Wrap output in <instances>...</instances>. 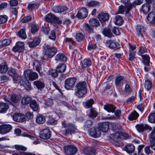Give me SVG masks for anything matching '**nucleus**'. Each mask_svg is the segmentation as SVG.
<instances>
[{
    "instance_id": "1",
    "label": "nucleus",
    "mask_w": 155,
    "mask_h": 155,
    "mask_svg": "<svg viewBox=\"0 0 155 155\" xmlns=\"http://www.w3.org/2000/svg\"><path fill=\"white\" fill-rule=\"evenodd\" d=\"M75 94L80 97H84L87 92L86 83L85 81L78 83L76 86Z\"/></svg>"
},
{
    "instance_id": "2",
    "label": "nucleus",
    "mask_w": 155,
    "mask_h": 155,
    "mask_svg": "<svg viewBox=\"0 0 155 155\" xmlns=\"http://www.w3.org/2000/svg\"><path fill=\"white\" fill-rule=\"evenodd\" d=\"M62 126L65 128V130L63 134L65 136H67L69 134H74L77 131V127L75 124L73 123L67 124L65 121L61 122Z\"/></svg>"
},
{
    "instance_id": "3",
    "label": "nucleus",
    "mask_w": 155,
    "mask_h": 155,
    "mask_svg": "<svg viewBox=\"0 0 155 155\" xmlns=\"http://www.w3.org/2000/svg\"><path fill=\"white\" fill-rule=\"evenodd\" d=\"M45 55L47 58L53 57L57 52V48L54 47H50L48 45H45L44 47Z\"/></svg>"
},
{
    "instance_id": "4",
    "label": "nucleus",
    "mask_w": 155,
    "mask_h": 155,
    "mask_svg": "<svg viewBox=\"0 0 155 155\" xmlns=\"http://www.w3.org/2000/svg\"><path fill=\"white\" fill-rule=\"evenodd\" d=\"M45 20L49 23H57L58 24H61L62 21L61 20H59V18L55 16L54 15L49 13L47 14L45 17Z\"/></svg>"
},
{
    "instance_id": "5",
    "label": "nucleus",
    "mask_w": 155,
    "mask_h": 155,
    "mask_svg": "<svg viewBox=\"0 0 155 155\" xmlns=\"http://www.w3.org/2000/svg\"><path fill=\"white\" fill-rule=\"evenodd\" d=\"M64 150L67 155H74L76 154L78 150L76 147L71 145L66 146L64 147Z\"/></svg>"
},
{
    "instance_id": "6",
    "label": "nucleus",
    "mask_w": 155,
    "mask_h": 155,
    "mask_svg": "<svg viewBox=\"0 0 155 155\" xmlns=\"http://www.w3.org/2000/svg\"><path fill=\"white\" fill-rule=\"evenodd\" d=\"M77 79L75 78H68L65 80L64 87L67 90H71L74 87Z\"/></svg>"
},
{
    "instance_id": "7",
    "label": "nucleus",
    "mask_w": 155,
    "mask_h": 155,
    "mask_svg": "<svg viewBox=\"0 0 155 155\" xmlns=\"http://www.w3.org/2000/svg\"><path fill=\"white\" fill-rule=\"evenodd\" d=\"M51 135V132L48 127L42 129L40 132L39 137L43 139H48L50 138Z\"/></svg>"
},
{
    "instance_id": "8",
    "label": "nucleus",
    "mask_w": 155,
    "mask_h": 155,
    "mask_svg": "<svg viewBox=\"0 0 155 155\" xmlns=\"http://www.w3.org/2000/svg\"><path fill=\"white\" fill-rule=\"evenodd\" d=\"M24 74L25 77H28L30 81H34L38 78V74L35 72H32L30 70H27L25 71Z\"/></svg>"
},
{
    "instance_id": "9",
    "label": "nucleus",
    "mask_w": 155,
    "mask_h": 155,
    "mask_svg": "<svg viewBox=\"0 0 155 155\" xmlns=\"http://www.w3.org/2000/svg\"><path fill=\"white\" fill-rule=\"evenodd\" d=\"M25 116L20 113H15L13 116V120L16 121L21 122L25 120Z\"/></svg>"
},
{
    "instance_id": "10",
    "label": "nucleus",
    "mask_w": 155,
    "mask_h": 155,
    "mask_svg": "<svg viewBox=\"0 0 155 155\" xmlns=\"http://www.w3.org/2000/svg\"><path fill=\"white\" fill-rule=\"evenodd\" d=\"M111 128L114 133L111 134V136L115 138V134H116V133H119L122 131V127L119 124H113L111 125Z\"/></svg>"
},
{
    "instance_id": "11",
    "label": "nucleus",
    "mask_w": 155,
    "mask_h": 155,
    "mask_svg": "<svg viewBox=\"0 0 155 155\" xmlns=\"http://www.w3.org/2000/svg\"><path fill=\"white\" fill-rule=\"evenodd\" d=\"M11 125L9 124H3L0 126V133L5 134L9 132L12 129Z\"/></svg>"
},
{
    "instance_id": "12",
    "label": "nucleus",
    "mask_w": 155,
    "mask_h": 155,
    "mask_svg": "<svg viewBox=\"0 0 155 155\" xmlns=\"http://www.w3.org/2000/svg\"><path fill=\"white\" fill-rule=\"evenodd\" d=\"M87 9L85 8H83L79 10L76 16L78 18L84 19L87 17Z\"/></svg>"
},
{
    "instance_id": "13",
    "label": "nucleus",
    "mask_w": 155,
    "mask_h": 155,
    "mask_svg": "<svg viewBox=\"0 0 155 155\" xmlns=\"http://www.w3.org/2000/svg\"><path fill=\"white\" fill-rule=\"evenodd\" d=\"M106 45L111 49H118L119 48V44L117 42L112 40L107 41L106 42Z\"/></svg>"
},
{
    "instance_id": "14",
    "label": "nucleus",
    "mask_w": 155,
    "mask_h": 155,
    "mask_svg": "<svg viewBox=\"0 0 155 155\" xmlns=\"http://www.w3.org/2000/svg\"><path fill=\"white\" fill-rule=\"evenodd\" d=\"M24 47V43L23 42L18 41L16 43V45L12 48L13 51L16 52H21L23 51Z\"/></svg>"
},
{
    "instance_id": "15",
    "label": "nucleus",
    "mask_w": 155,
    "mask_h": 155,
    "mask_svg": "<svg viewBox=\"0 0 155 155\" xmlns=\"http://www.w3.org/2000/svg\"><path fill=\"white\" fill-rule=\"evenodd\" d=\"M98 128L103 132H107L109 129L108 123L107 122L99 123L98 124Z\"/></svg>"
},
{
    "instance_id": "16",
    "label": "nucleus",
    "mask_w": 155,
    "mask_h": 155,
    "mask_svg": "<svg viewBox=\"0 0 155 155\" xmlns=\"http://www.w3.org/2000/svg\"><path fill=\"white\" fill-rule=\"evenodd\" d=\"M20 83L21 86H23L27 90H29L31 89V85L30 83L28 80L25 81L23 79L20 78Z\"/></svg>"
},
{
    "instance_id": "17",
    "label": "nucleus",
    "mask_w": 155,
    "mask_h": 155,
    "mask_svg": "<svg viewBox=\"0 0 155 155\" xmlns=\"http://www.w3.org/2000/svg\"><path fill=\"white\" fill-rule=\"evenodd\" d=\"M136 127L138 132H142L144 130L149 129L150 127L147 124H137L136 126Z\"/></svg>"
},
{
    "instance_id": "18",
    "label": "nucleus",
    "mask_w": 155,
    "mask_h": 155,
    "mask_svg": "<svg viewBox=\"0 0 155 155\" xmlns=\"http://www.w3.org/2000/svg\"><path fill=\"white\" fill-rule=\"evenodd\" d=\"M115 135V138L127 139L130 138V136L128 134L121 131H120L119 133H116Z\"/></svg>"
},
{
    "instance_id": "19",
    "label": "nucleus",
    "mask_w": 155,
    "mask_h": 155,
    "mask_svg": "<svg viewBox=\"0 0 155 155\" xmlns=\"http://www.w3.org/2000/svg\"><path fill=\"white\" fill-rule=\"evenodd\" d=\"M104 109L108 112L114 113L116 109V107L112 104H107L104 106Z\"/></svg>"
},
{
    "instance_id": "20",
    "label": "nucleus",
    "mask_w": 155,
    "mask_h": 155,
    "mask_svg": "<svg viewBox=\"0 0 155 155\" xmlns=\"http://www.w3.org/2000/svg\"><path fill=\"white\" fill-rule=\"evenodd\" d=\"M121 2L125 5L127 10L126 11V14H128L129 12L132 9L131 3L130 0H121Z\"/></svg>"
},
{
    "instance_id": "21",
    "label": "nucleus",
    "mask_w": 155,
    "mask_h": 155,
    "mask_svg": "<svg viewBox=\"0 0 155 155\" xmlns=\"http://www.w3.org/2000/svg\"><path fill=\"white\" fill-rule=\"evenodd\" d=\"M98 18L101 22H103L107 20L109 18V16L107 13L101 12L98 15Z\"/></svg>"
},
{
    "instance_id": "22",
    "label": "nucleus",
    "mask_w": 155,
    "mask_h": 155,
    "mask_svg": "<svg viewBox=\"0 0 155 155\" xmlns=\"http://www.w3.org/2000/svg\"><path fill=\"white\" fill-rule=\"evenodd\" d=\"M147 19L150 23L153 24L155 26V14L153 12H152L148 14Z\"/></svg>"
},
{
    "instance_id": "23",
    "label": "nucleus",
    "mask_w": 155,
    "mask_h": 155,
    "mask_svg": "<svg viewBox=\"0 0 155 155\" xmlns=\"http://www.w3.org/2000/svg\"><path fill=\"white\" fill-rule=\"evenodd\" d=\"M124 150L129 154H131L135 150V147L133 144H129L125 147Z\"/></svg>"
},
{
    "instance_id": "24",
    "label": "nucleus",
    "mask_w": 155,
    "mask_h": 155,
    "mask_svg": "<svg viewBox=\"0 0 155 155\" xmlns=\"http://www.w3.org/2000/svg\"><path fill=\"white\" fill-rule=\"evenodd\" d=\"M90 134L92 137L94 138L98 137L101 135L100 131L94 128L91 129Z\"/></svg>"
},
{
    "instance_id": "25",
    "label": "nucleus",
    "mask_w": 155,
    "mask_h": 155,
    "mask_svg": "<svg viewBox=\"0 0 155 155\" xmlns=\"http://www.w3.org/2000/svg\"><path fill=\"white\" fill-rule=\"evenodd\" d=\"M55 60L57 62L66 61L67 60V58L63 54L59 53L55 56Z\"/></svg>"
},
{
    "instance_id": "26",
    "label": "nucleus",
    "mask_w": 155,
    "mask_h": 155,
    "mask_svg": "<svg viewBox=\"0 0 155 155\" xmlns=\"http://www.w3.org/2000/svg\"><path fill=\"white\" fill-rule=\"evenodd\" d=\"M67 9L66 7L62 6H57L54 7L53 11L55 13H60L62 12Z\"/></svg>"
},
{
    "instance_id": "27",
    "label": "nucleus",
    "mask_w": 155,
    "mask_h": 155,
    "mask_svg": "<svg viewBox=\"0 0 155 155\" xmlns=\"http://www.w3.org/2000/svg\"><path fill=\"white\" fill-rule=\"evenodd\" d=\"M124 79V78L123 76H119L116 77L115 81V84L116 86L117 87H120Z\"/></svg>"
},
{
    "instance_id": "28",
    "label": "nucleus",
    "mask_w": 155,
    "mask_h": 155,
    "mask_svg": "<svg viewBox=\"0 0 155 155\" xmlns=\"http://www.w3.org/2000/svg\"><path fill=\"white\" fill-rule=\"evenodd\" d=\"M40 40L39 38H35L33 41L28 43L29 46L30 48L36 47L40 44Z\"/></svg>"
},
{
    "instance_id": "29",
    "label": "nucleus",
    "mask_w": 155,
    "mask_h": 155,
    "mask_svg": "<svg viewBox=\"0 0 155 155\" xmlns=\"http://www.w3.org/2000/svg\"><path fill=\"white\" fill-rule=\"evenodd\" d=\"M29 105L30 107L32 109L33 111H36L37 110L39 105L37 103L35 100H33L31 101Z\"/></svg>"
},
{
    "instance_id": "30",
    "label": "nucleus",
    "mask_w": 155,
    "mask_h": 155,
    "mask_svg": "<svg viewBox=\"0 0 155 155\" xmlns=\"http://www.w3.org/2000/svg\"><path fill=\"white\" fill-rule=\"evenodd\" d=\"M47 116L48 119L47 121L48 124L54 125L57 124V120H54L52 117V115H50V114H48Z\"/></svg>"
},
{
    "instance_id": "31",
    "label": "nucleus",
    "mask_w": 155,
    "mask_h": 155,
    "mask_svg": "<svg viewBox=\"0 0 155 155\" xmlns=\"http://www.w3.org/2000/svg\"><path fill=\"white\" fill-rule=\"evenodd\" d=\"M143 59V62L145 66H148L149 65L150 62V57L148 55H141Z\"/></svg>"
},
{
    "instance_id": "32",
    "label": "nucleus",
    "mask_w": 155,
    "mask_h": 155,
    "mask_svg": "<svg viewBox=\"0 0 155 155\" xmlns=\"http://www.w3.org/2000/svg\"><path fill=\"white\" fill-rule=\"evenodd\" d=\"M8 105L6 103H0V113H4L8 108Z\"/></svg>"
},
{
    "instance_id": "33",
    "label": "nucleus",
    "mask_w": 155,
    "mask_h": 155,
    "mask_svg": "<svg viewBox=\"0 0 155 155\" xmlns=\"http://www.w3.org/2000/svg\"><path fill=\"white\" fill-rule=\"evenodd\" d=\"M142 11L144 14L147 13L150 10V5L148 3H145L142 6Z\"/></svg>"
},
{
    "instance_id": "34",
    "label": "nucleus",
    "mask_w": 155,
    "mask_h": 155,
    "mask_svg": "<svg viewBox=\"0 0 155 155\" xmlns=\"http://www.w3.org/2000/svg\"><path fill=\"white\" fill-rule=\"evenodd\" d=\"M33 84L38 89H41L45 87V84L44 83L39 80L34 81Z\"/></svg>"
},
{
    "instance_id": "35",
    "label": "nucleus",
    "mask_w": 155,
    "mask_h": 155,
    "mask_svg": "<svg viewBox=\"0 0 155 155\" xmlns=\"http://www.w3.org/2000/svg\"><path fill=\"white\" fill-rule=\"evenodd\" d=\"M84 30L89 33H91L94 31V27L89 25L88 24L85 23L84 25Z\"/></svg>"
},
{
    "instance_id": "36",
    "label": "nucleus",
    "mask_w": 155,
    "mask_h": 155,
    "mask_svg": "<svg viewBox=\"0 0 155 155\" xmlns=\"http://www.w3.org/2000/svg\"><path fill=\"white\" fill-rule=\"evenodd\" d=\"M66 65L64 63L59 64L57 67L56 69L59 73H63L64 72L66 69Z\"/></svg>"
},
{
    "instance_id": "37",
    "label": "nucleus",
    "mask_w": 155,
    "mask_h": 155,
    "mask_svg": "<svg viewBox=\"0 0 155 155\" xmlns=\"http://www.w3.org/2000/svg\"><path fill=\"white\" fill-rule=\"evenodd\" d=\"M102 32L105 36L109 38H111L113 36L110 29L108 28H104Z\"/></svg>"
},
{
    "instance_id": "38",
    "label": "nucleus",
    "mask_w": 155,
    "mask_h": 155,
    "mask_svg": "<svg viewBox=\"0 0 155 155\" xmlns=\"http://www.w3.org/2000/svg\"><path fill=\"white\" fill-rule=\"evenodd\" d=\"M139 115V114L135 111H134L128 116V119L130 120L137 119Z\"/></svg>"
},
{
    "instance_id": "39",
    "label": "nucleus",
    "mask_w": 155,
    "mask_h": 155,
    "mask_svg": "<svg viewBox=\"0 0 155 155\" xmlns=\"http://www.w3.org/2000/svg\"><path fill=\"white\" fill-rule=\"evenodd\" d=\"M31 98L28 96H25L23 97L21 101V103L23 105H27L31 101Z\"/></svg>"
},
{
    "instance_id": "40",
    "label": "nucleus",
    "mask_w": 155,
    "mask_h": 155,
    "mask_svg": "<svg viewBox=\"0 0 155 155\" xmlns=\"http://www.w3.org/2000/svg\"><path fill=\"white\" fill-rule=\"evenodd\" d=\"M91 64V61L88 59H84L82 62L81 67L83 70L84 68L89 66Z\"/></svg>"
},
{
    "instance_id": "41",
    "label": "nucleus",
    "mask_w": 155,
    "mask_h": 155,
    "mask_svg": "<svg viewBox=\"0 0 155 155\" xmlns=\"http://www.w3.org/2000/svg\"><path fill=\"white\" fill-rule=\"evenodd\" d=\"M11 43V40L9 39H5L0 41V48L6 46Z\"/></svg>"
},
{
    "instance_id": "42",
    "label": "nucleus",
    "mask_w": 155,
    "mask_h": 155,
    "mask_svg": "<svg viewBox=\"0 0 155 155\" xmlns=\"http://www.w3.org/2000/svg\"><path fill=\"white\" fill-rule=\"evenodd\" d=\"M98 113L94 108H91L90 110V111L88 114V116L92 118L96 117Z\"/></svg>"
},
{
    "instance_id": "43",
    "label": "nucleus",
    "mask_w": 155,
    "mask_h": 155,
    "mask_svg": "<svg viewBox=\"0 0 155 155\" xmlns=\"http://www.w3.org/2000/svg\"><path fill=\"white\" fill-rule=\"evenodd\" d=\"M20 99V97L18 95L15 94H12L10 97V100L12 102L16 103L18 102Z\"/></svg>"
},
{
    "instance_id": "44",
    "label": "nucleus",
    "mask_w": 155,
    "mask_h": 155,
    "mask_svg": "<svg viewBox=\"0 0 155 155\" xmlns=\"http://www.w3.org/2000/svg\"><path fill=\"white\" fill-rule=\"evenodd\" d=\"M89 22L91 25L93 27H97L99 25V21L97 19L93 18L89 21Z\"/></svg>"
},
{
    "instance_id": "45",
    "label": "nucleus",
    "mask_w": 155,
    "mask_h": 155,
    "mask_svg": "<svg viewBox=\"0 0 155 155\" xmlns=\"http://www.w3.org/2000/svg\"><path fill=\"white\" fill-rule=\"evenodd\" d=\"M36 121L39 124H43L45 122V117L43 115H39L37 117Z\"/></svg>"
},
{
    "instance_id": "46",
    "label": "nucleus",
    "mask_w": 155,
    "mask_h": 155,
    "mask_svg": "<svg viewBox=\"0 0 155 155\" xmlns=\"http://www.w3.org/2000/svg\"><path fill=\"white\" fill-rule=\"evenodd\" d=\"M31 31L32 34H34L37 32L39 29V27L36 24H32L31 25Z\"/></svg>"
},
{
    "instance_id": "47",
    "label": "nucleus",
    "mask_w": 155,
    "mask_h": 155,
    "mask_svg": "<svg viewBox=\"0 0 155 155\" xmlns=\"http://www.w3.org/2000/svg\"><path fill=\"white\" fill-rule=\"evenodd\" d=\"M58 72L57 69L51 70L48 71V74L54 78H56L58 76Z\"/></svg>"
},
{
    "instance_id": "48",
    "label": "nucleus",
    "mask_w": 155,
    "mask_h": 155,
    "mask_svg": "<svg viewBox=\"0 0 155 155\" xmlns=\"http://www.w3.org/2000/svg\"><path fill=\"white\" fill-rule=\"evenodd\" d=\"M123 19L121 16L117 15L116 16L115 23L116 24L121 25L123 24Z\"/></svg>"
},
{
    "instance_id": "49",
    "label": "nucleus",
    "mask_w": 155,
    "mask_h": 155,
    "mask_svg": "<svg viewBox=\"0 0 155 155\" xmlns=\"http://www.w3.org/2000/svg\"><path fill=\"white\" fill-rule=\"evenodd\" d=\"M87 5L89 7H97L100 5V3L95 1H91L87 3Z\"/></svg>"
},
{
    "instance_id": "50",
    "label": "nucleus",
    "mask_w": 155,
    "mask_h": 155,
    "mask_svg": "<svg viewBox=\"0 0 155 155\" xmlns=\"http://www.w3.org/2000/svg\"><path fill=\"white\" fill-rule=\"evenodd\" d=\"M18 35L22 39H25L26 37V35L25 29H21L18 32Z\"/></svg>"
},
{
    "instance_id": "51",
    "label": "nucleus",
    "mask_w": 155,
    "mask_h": 155,
    "mask_svg": "<svg viewBox=\"0 0 155 155\" xmlns=\"http://www.w3.org/2000/svg\"><path fill=\"white\" fill-rule=\"evenodd\" d=\"M33 65L35 66L36 70L38 72H39L41 69V64L39 63L37 60H35L34 61Z\"/></svg>"
},
{
    "instance_id": "52",
    "label": "nucleus",
    "mask_w": 155,
    "mask_h": 155,
    "mask_svg": "<svg viewBox=\"0 0 155 155\" xmlns=\"http://www.w3.org/2000/svg\"><path fill=\"white\" fill-rule=\"evenodd\" d=\"M144 28L142 26L137 25L136 28V32L137 35L140 36L142 35V32L143 31Z\"/></svg>"
},
{
    "instance_id": "53",
    "label": "nucleus",
    "mask_w": 155,
    "mask_h": 155,
    "mask_svg": "<svg viewBox=\"0 0 155 155\" xmlns=\"http://www.w3.org/2000/svg\"><path fill=\"white\" fill-rule=\"evenodd\" d=\"M84 35L81 33L77 34L75 36V38L78 41H80L83 40L84 39Z\"/></svg>"
},
{
    "instance_id": "54",
    "label": "nucleus",
    "mask_w": 155,
    "mask_h": 155,
    "mask_svg": "<svg viewBox=\"0 0 155 155\" xmlns=\"http://www.w3.org/2000/svg\"><path fill=\"white\" fill-rule=\"evenodd\" d=\"M136 54V52L135 51H129V59L130 61H134L135 58V55Z\"/></svg>"
},
{
    "instance_id": "55",
    "label": "nucleus",
    "mask_w": 155,
    "mask_h": 155,
    "mask_svg": "<svg viewBox=\"0 0 155 155\" xmlns=\"http://www.w3.org/2000/svg\"><path fill=\"white\" fill-rule=\"evenodd\" d=\"M144 86L147 90H149L151 88L152 86L151 81L149 80L146 81L145 83Z\"/></svg>"
},
{
    "instance_id": "56",
    "label": "nucleus",
    "mask_w": 155,
    "mask_h": 155,
    "mask_svg": "<svg viewBox=\"0 0 155 155\" xmlns=\"http://www.w3.org/2000/svg\"><path fill=\"white\" fill-rule=\"evenodd\" d=\"M149 121L152 123H155V111L151 114L148 117Z\"/></svg>"
},
{
    "instance_id": "57",
    "label": "nucleus",
    "mask_w": 155,
    "mask_h": 155,
    "mask_svg": "<svg viewBox=\"0 0 155 155\" xmlns=\"http://www.w3.org/2000/svg\"><path fill=\"white\" fill-rule=\"evenodd\" d=\"M0 80L1 83H4L8 81L9 78L8 76L3 74L0 76Z\"/></svg>"
},
{
    "instance_id": "58",
    "label": "nucleus",
    "mask_w": 155,
    "mask_h": 155,
    "mask_svg": "<svg viewBox=\"0 0 155 155\" xmlns=\"http://www.w3.org/2000/svg\"><path fill=\"white\" fill-rule=\"evenodd\" d=\"M94 103V100L93 99H91L87 100L85 102L86 106L88 108L91 107L92 105Z\"/></svg>"
},
{
    "instance_id": "59",
    "label": "nucleus",
    "mask_w": 155,
    "mask_h": 155,
    "mask_svg": "<svg viewBox=\"0 0 155 155\" xmlns=\"http://www.w3.org/2000/svg\"><path fill=\"white\" fill-rule=\"evenodd\" d=\"M8 69L7 65L6 64L0 65V72L1 73H5Z\"/></svg>"
},
{
    "instance_id": "60",
    "label": "nucleus",
    "mask_w": 155,
    "mask_h": 155,
    "mask_svg": "<svg viewBox=\"0 0 155 155\" xmlns=\"http://www.w3.org/2000/svg\"><path fill=\"white\" fill-rule=\"evenodd\" d=\"M143 0H135L131 4L132 8L136 5H139L143 3Z\"/></svg>"
},
{
    "instance_id": "61",
    "label": "nucleus",
    "mask_w": 155,
    "mask_h": 155,
    "mask_svg": "<svg viewBox=\"0 0 155 155\" xmlns=\"http://www.w3.org/2000/svg\"><path fill=\"white\" fill-rule=\"evenodd\" d=\"M8 18V17L6 15H0V24L5 23Z\"/></svg>"
},
{
    "instance_id": "62",
    "label": "nucleus",
    "mask_w": 155,
    "mask_h": 155,
    "mask_svg": "<svg viewBox=\"0 0 155 155\" xmlns=\"http://www.w3.org/2000/svg\"><path fill=\"white\" fill-rule=\"evenodd\" d=\"M15 148L17 150H26L27 148L24 146L20 145H15L14 146Z\"/></svg>"
},
{
    "instance_id": "63",
    "label": "nucleus",
    "mask_w": 155,
    "mask_h": 155,
    "mask_svg": "<svg viewBox=\"0 0 155 155\" xmlns=\"http://www.w3.org/2000/svg\"><path fill=\"white\" fill-rule=\"evenodd\" d=\"M49 38L53 40H55L56 38V36L55 35V31L54 30H52L48 35Z\"/></svg>"
},
{
    "instance_id": "64",
    "label": "nucleus",
    "mask_w": 155,
    "mask_h": 155,
    "mask_svg": "<svg viewBox=\"0 0 155 155\" xmlns=\"http://www.w3.org/2000/svg\"><path fill=\"white\" fill-rule=\"evenodd\" d=\"M150 140H155V127L149 136Z\"/></svg>"
}]
</instances>
